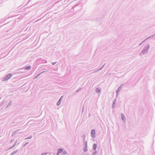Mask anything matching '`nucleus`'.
Returning <instances> with one entry per match:
<instances>
[{
  "label": "nucleus",
  "mask_w": 155,
  "mask_h": 155,
  "mask_svg": "<svg viewBox=\"0 0 155 155\" xmlns=\"http://www.w3.org/2000/svg\"><path fill=\"white\" fill-rule=\"evenodd\" d=\"M57 63V62H52L51 63V64H52L53 65H54Z\"/></svg>",
  "instance_id": "obj_28"
},
{
  "label": "nucleus",
  "mask_w": 155,
  "mask_h": 155,
  "mask_svg": "<svg viewBox=\"0 0 155 155\" xmlns=\"http://www.w3.org/2000/svg\"><path fill=\"white\" fill-rule=\"evenodd\" d=\"M13 140H11V142H12V141H13Z\"/></svg>",
  "instance_id": "obj_35"
},
{
  "label": "nucleus",
  "mask_w": 155,
  "mask_h": 155,
  "mask_svg": "<svg viewBox=\"0 0 155 155\" xmlns=\"http://www.w3.org/2000/svg\"><path fill=\"white\" fill-rule=\"evenodd\" d=\"M83 110H84V108H83V109H82V112L83 111Z\"/></svg>",
  "instance_id": "obj_37"
},
{
  "label": "nucleus",
  "mask_w": 155,
  "mask_h": 155,
  "mask_svg": "<svg viewBox=\"0 0 155 155\" xmlns=\"http://www.w3.org/2000/svg\"><path fill=\"white\" fill-rule=\"evenodd\" d=\"M63 97V96H62L60 97V98L59 99V101L57 102V104L58 106H59L60 104L61 101Z\"/></svg>",
  "instance_id": "obj_6"
},
{
  "label": "nucleus",
  "mask_w": 155,
  "mask_h": 155,
  "mask_svg": "<svg viewBox=\"0 0 155 155\" xmlns=\"http://www.w3.org/2000/svg\"><path fill=\"white\" fill-rule=\"evenodd\" d=\"M85 145L86 146H87V142L86 141L85 143Z\"/></svg>",
  "instance_id": "obj_30"
},
{
  "label": "nucleus",
  "mask_w": 155,
  "mask_h": 155,
  "mask_svg": "<svg viewBox=\"0 0 155 155\" xmlns=\"http://www.w3.org/2000/svg\"><path fill=\"white\" fill-rule=\"evenodd\" d=\"M81 88H79V90H81Z\"/></svg>",
  "instance_id": "obj_38"
},
{
  "label": "nucleus",
  "mask_w": 155,
  "mask_h": 155,
  "mask_svg": "<svg viewBox=\"0 0 155 155\" xmlns=\"http://www.w3.org/2000/svg\"><path fill=\"white\" fill-rule=\"evenodd\" d=\"M145 41H146V40H144L143 42H142L141 43H140V44H139V46H140L141 45H142V44L143 42H144Z\"/></svg>",
  "instance_id": "obj_24"
},
{
  "label": "nucleus",
  "mask_w": 155,
  "mask_h": 155,
  "mask_svg": "<svg viewBox=\"0 0 155 155\" xmlns=\"http://www.w3.org/2000/svg\"><path fill=\"white\" fill-rule=\"evenodd\" d=\"M63 151V150L61 148L59 149L57 152V155H58L59 153L61 152H62Z\"/></svg>",
  "instance_id": "obj_7"
},
{
  "label": "nucleus",
  "mask_w": 155,
  "mask_h": 155,
  "mask_svg": "<svg viewBox=\"0 0 155 155\" xmlns=\"http://www.w3.org/2000/svg\"><path fill=\"white\" fill-rule=\"evenodd\" d=\"M97 145L96 144H94L93 145V149L94 150H95L96 149Z\"/></svg>",
  "instance_id": "obj_16"
},
{
  "label": "nucleus",
  "mask_w": 155,
  "mask_h": 155,
  "mask_svg": "<svg viewBox=\"0 0 155 155\" xmlns=\"http://www.w3.org/2000/svg\"><path fill=\"white\" fill-rule=\"evenodd\" d=\"M45 63H46L47 62V61L46 60H45Z\"/></svg>",
  "instance_id": "obj_33"
},
{
  "label": "nucleus",
  "mask_w": 155,
  "mask_h": 155,
  "mask_svg": "<svg viewBox=\"0 0 155 155\" xmlns=\"http://www.w3.org/2000/svg\"><path fill=\"white\" fill-rule=\"evenodd\" d=\"M155 36V34L153 35H151V37H154Z\"/></svg>",
  "instance_id": "obj_32"
},
{
  "label": "nucleus",
  "mask_w": 155,
  "mask_h": 155,
  "mask_svg": "<svg viewBox=\"0 0 155 155\" xmlns=\"http://www.w3.org/2000/svg\"><path fill=\"white\" fill-rule=\"evenodd\" d=\"M12 104V102L11 101H9V103L8 104V105L6 107V108H7L9 107H10V106H11V105Z\"/></svg>",
  "instance_id": "obj_14"
},
{
  "label": "nucleus",
  "mask_w": 155,
  "mask_h": 155,
  "mask_svg": "<svg viewBox=\"0 0 155 155\" xmlns=\"http://www.w3.org/2000/svg\"><path fill=\"white\" fill-rule=\"evenodd\" d=\"M17 141H16L15 143L14 144V145L12 147H10L8 150L14 148L15 146V145L17 143Z\"/></svg>",
  "instance_id": "obj_12"
},
{
  "label": "nucleus",
  "mask_w": 155,
  "mask_h": 155,
  "mask_svg": "<svg viewBox=\"0 0 155 155\" xmlns=\"http://www.w3.org/2000/svg\"><path fill=\"white\" fill-rule=\"evenodd\" d=\"M18 152V150H16L15 151H14L11 153V155H13L15 154V153H16Z\"/></svg>",
  "instance_id": "obj_17"
},
{
  "label": "nucleus",
  "mask_w": 155,
  "mask_h": 155,
  "mask_svg": "<svg viewBox=\"0 0 155 155\" xmlns=\"http://www.w3.org/2000/svg\"><path fill=\"white\" fill-rule=\"evenodd\" d=\"M95 91L97 93H99L101 92V90L98 88H97Z\"/></svg>",
  "instance_id": "obj_15"
},
{
  "label": "nucleus",
  "mask_w": 155,
  "mask_h": 155,
  "mask_svg": "<svg viewBox=\"0 0 155 155\" xmlns=\"http://www.w3.org/2000/svg\"><path fill=\"white\" fill-rule=\"evenodd\" d=\"M121 117L122 120L124 122H125L126 117L125 115L123 114H121Z\"/></svg>",
  "instance_id": "obj_5"
},
{
  "label": "nucleus",
  "mask_w": 155,
  "mask_h": 155,
  "mask_svg": "<svg viewBox=\"0 0 155 155\" xmlns=\"http://www.w3.org/2000/svg\"><path fill=\"white\" fill-rule=\"evenodd\" d=\"M28 142H27L26 143H25L24 145V147H25L28 144Z\"/></svg>",
  "instance_id": "obj_25"
},
{
  "label": "nucleus",
  "mask_w": 155,
  "mask_h": 155,
  "mask_svg": "<svg viewBox=\"0 0 155 155\" xmlns=\"http://www.w3.org/2000/svg\"><path fill=\"white\" fill-rule=\"evenodd\" d=\"M150 48V45H147L145 46L142 51V54L144 55L146 54L148 52Z\"/></svg>",
  "instance_id": "obj_1"
},
{
  "label": "nucleus",
  "mask_w": 155,
  "mask_h": 155,
  "mask_svg": "<svg viewBox=\"0 0 155 155\" xmlns=\"http://www.w3.org/2000/svg\"><path fill=\"white\" fill-rule=\"evenodd\" d=\"M47 154V153H42L41 155H46Z\"/></svg>",
  "instance_id": "obj_31"
},
{
  "label": "nucleus",
  "mask_w": 155,
  "mask_h": 155,
  "mask_svg": "<svg viewBox=\"0 0 155 155\" xmlns=\"http://www.w3.org/2000/svg\"><path fill=\"white\" fill-rule=\"evenodd\" d=\"M32 137L31 136V137H27V138H26V139H25V140L31 139L32 138Z\"/></svg>",
  "instance_id": "obj_26"
},
{
  "label": "nucleus",
  "mask_w": 155,
  "mask_h": 155,
  "mask_svg": "<svg viewBox=\"0 0 155 155\" xmlns=\"http://www.w3.org/2000/svg\"><path fill=\"white\" fill-rule=\"evenodd\" d=\"M105 64H104L101 67V68H100V69H99L97 71H100L104 67ZM96 72V71H94V72Z\"/></svg>",
  "instance_id": "obj_19"
},
{
  "label": "nucleus",
  "mask_w": 155,
  "mask_h": 155,
  "mask_svg": "<svg viewBox=\"0 0 155 155\" xmlns=\"http://www.w3.org/2000/svg\"><path fill=\"white\" fill-rule=\"evenodd\" d=\"M97 153V151H95L92 153V155H96Z\"/></svg>",
  "instance_id": "obj_21"
},
{
  "label": "nucleus",
  "mask_w": 155,
  "mask_h": 155,
  "mask_svg": "<svg viewBox=\"0 0 155 155\" xmlns=\"http://www.w3.org/2000/svg\"><path fill=\"white\" fill-rule=\"evenodd\" d=\"M17 141H16L15 143L14 144V145L12 147H10L8 150L14 148L15 146V145L17 143Z\"/></svg>",
  "instance_id": "obj_11"
},
{
  "label": "nucleus",
  "mask_w": 155,
  "mask_h": 155,
  "mask_svg": "<svg viewBox=\"0 0 155 155\" xmlns=\"http://www.w3.org/2000/svg\"><path fill=\"white\" fill-rule=\"evenodd\" d=\"M84 152H86L87 150V146H86L84 149Z\"/></svg>",
  "instance_id": "obj_20"
},
{
  "label": "nucleus",
  "mask_w": 155,
  "mask_h": 155,
  "mask_svg": "<svg viewBox=\"0 0 155 155\" xmlns=\"http://www.w3.org/2000/svg\"><path fill=\"white\" fill-rule=\"evenodd\" d=\"M31 66H28L25 68H23L22 69H23L25 70H29L31 69Z\"/></svg>",
  "instance_id": "obj_9"
},
{
  "label": "nucleus",
  "mask_w": 155,
  "mask_h": 155,
  "mask_svg": "<svg viewBox=\"0 0 155 155\" xmlns=\"http://www.w3.org/2000/svg\"><path fill=\"white\" fill-rule=\"evenodd\" d=\"M83 141H84L85 140V135H84L83 136Z\"/></svg>",
  "instance_id": "obj_23"
},
{
  "label": "nucleus",
  "mask_w": 155,
  "mask_h": 155,
  "mask_svg": "<svg viewBox=\"0 0 155 155\" xmlns=\"http://www.w3.org/2000/svg\"><path fill=\"white\" fill-rule=\"evenodd\" d=\"M46 71H42V72H41V73H39V74H38L37 76H36V77L35 78V79H36V78H37L38 77V76H39V75H40L41 74L43 73H44V72H45Z\"/></svg>",
  "instance_id": "obj_18"
},
{
  "label": "nucleus",
  "mask_w": 155,
  "mask_h": 155,
  "mask_svg": "<svg viewBox=\"0 0 155 155\" xmlns=\"http://www.w3.org/2000/svg\"><path fill=\"white\" fill-rule=\"evenodd\" d=\"M67 151H64L62 153L63 154H67Z\"/></svg>",
  "instance_id": "obj_22"
},
{
  "label": "nucleus",
  "mask_w": 155,
  "mask_h": 155,
  "mask_svg": "<svg viewBox=\"0 0 155 155\" xmlns=\"http://www.w3.org/2000/svg\"><path fill=\"white\" fill-rule=\"evenodd\" d=\"M123 84H121L118 88L117 89V91H116V96H117L118 95V93L119 92H120L121 90L123 88Z\"/></svg>",
  "instance_id": "obj_2"
},
{
  "label": "nucleus",
  "mask_w": 155,
  "mask_h": 155,
  "mask_svg": "<svg viewBox=\"0 0 155 155\" xmlns=\"http://www.w3.org/2000/svg\"><path fill=\"white\" fill-rule=\"evenodd\" d=\"M116 101V99H114L113 101V104L112 105V108H114L115 107Z\"/></svg>",
  "instance_id": "obj_10"
},
{
  "label": "nucleus",
  "mask_w": 155,
  "mask_h": 155,
  "mask_svg": "<svg viewBox=\"0 0 155 155\" xmlns=\"http://www.w3.org/2000/svg\"><path fill=\"white\" fill-rule=\"evenodd\" d=\"M1 99V98H0V99Z\"/></svg>",
  "instance_id": "obj_40"
},
{
  "label": "nucleus",
  "mask_w": 155,
  "mask_h": 155,
  "mask_svg": "<svg viewBox=\"0 0 155 155\" xmlns=\"http://www.w3.org/2000/svg\"><path fill=\"white\" fill-rule=\"evenodd\" d=\"M20 130V129H18L17 130H15L13 132L12 134V136H13L15 135L16 133L17 132H18Z\"/></svg>",
  "instance_id": "obj_8"
},
{
  "label": "nucleus",
  "mask_w": 155,
  "mask_h": 155,
  "mask_svg": "<svg viewBox=\"0 0 155 155\" xmlns=\"http://www.w3.org/2000/svg\"><path fill=\"white\" fill-rule=\"evenodd\" d=\"M75 7V5H74V6L73 7V8H74V7Z\"/></svg>",
  "instance_id": "obj_36"
},
{
  "label": "nucleus",
  "mask_w": 155,
  "mask_h": 155,
  "mask_svg": "<svg viewBox=\"0 0 155 155\" xmlns=\"http://www.w3.org/2000/svg\"><path fill=\"white\" fill-rule=\"evenodd\" d=\"M12 75L11 74H9L6 75L3 79V81H6L8 80L10 78H11Z\"/></svg>",
  "instance_id": "obj_3"
},
{
  "label": "nucleus",
  "mask_w": 155,
  "mask_h": 155,
  "mask_svg": "<svg viewBox=\"0 0 155 155\" xmlns=\"http://www.w3.org/2000/svg\"><path fill=\"white\" fill-rule=\"evenodd\" d=\"M153 37H151V36H149V37H148V38H147L145 40H147V39H149V38H151Z\"/></svg>",
  "instance_id": "obj_27"
},
{
  "label": "nucleus",
  "mask_w": 155,
  "mask_h": 155,
  "mask_svg": "<svg viewBox=\"0 0 155 155\" xmlns=\"http://www.w3.org/2000/svg\"><path fill=\"white\" fill-rule=\"evenodd\" d=\"M95 131L94 130H92L91 131V136L93 138L95 137Z\"/></svg>",
  "instance_id": "obj_4"
},
{
  "label": "nucleus",
  "mask_w": 155,
  "mask_h": 155,
  "mask_svg": "<svg viewBox=\"0 0 155 155\" xmlns=\"http://www.w3.org/2000/svg\"><path fill=\"white\" fill-rule=\"evenodd\" d=\"M139 54L141 56V57L142 56V55L143 54H142V51Z\"/></svg>",
  "instance_id": "obj_29"
},
{
  "label": "nucleus",
  "mask_w": 155,
  "mask_h": 155,
  "mask_svg": "<svg viewBox=\"0 0 155 155\" xmlns=\"http://www.w3.org/2000/svg\"><path fill=\"white\" fill-rule=\"evenodd\" d=\"M79 91V90H77L76 91L77 92H78Z\"/></svg>",
  "instance_id": "obj_34"
},
{
  "label": "nucleus",
  "mask_w": 155,
  "mask_h": 155,
  "mask_svg": "<svg viewBox=\"0 0 155 155\" xmlns=\"http://www.w3.org/2000/svg\"><path fill=\"white\" fill-rule=\"evenodd\" d=\"M21 133H22V132H20L19 133H20V134Z\"/></svg>",
  "instance_id": "obj_39"
},
{
  "label": "nucleus",
  "mask_w": 155,
  "mask_h": 155,
  "mask_svg": "<svg viewBox=\"0 0 155 155\" xmlns=\"http://www.w3.org/2000/svg\"><path fill=\"white\" fill-rule=\"evenodd\" d=\"M17 141H16L15 143L14 144V145L12 147H10L8 150L14 148L15 146V145L17 143Z\"/></svg>",
  "instance_id": "obj_13"
}]
</instances>
